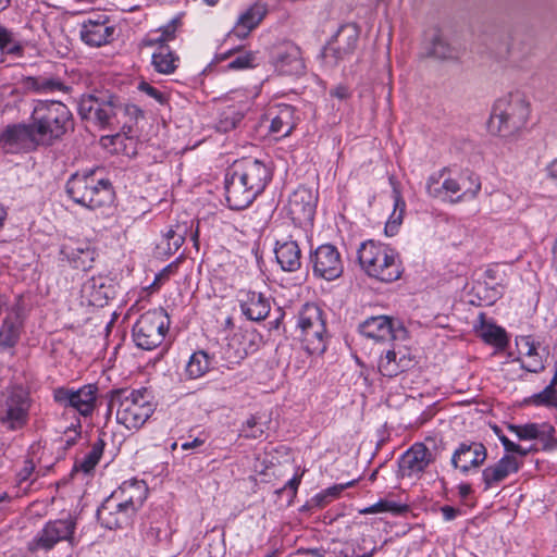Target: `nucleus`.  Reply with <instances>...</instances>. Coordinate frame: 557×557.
I'll list each match as a JSON object with an SVG mask.
<instances>
[{
    "instance_id": "obj_58",
    "label": "nucleus",
    "mask_w": 557,
    "mask_h": 557,
    "mask_svg": "<svg viewBox=\"0 0 557 557\" xmlns=\"http://www.w3.org/2000/svg\"><path fill=\"white\" fill-rule=\"evenodd\" d=\"M358 482V479L351 480L347 483L335 484L325 490L330 500L337 498L346 488L354 486Z\"/></svg>"
},
{
    "instance_id": "obj_38",
    "label": "nucleus",
    "mask_w": 557,
    "mask_h": 557,
    "mask_svg": "<svg viewBox=\"0 0 557 557\" xmlns=\"http://www.w3.org/2000/svg\"><path fill=\"white\" fill-rule=\"evenodd\" d=\"M26 41L17 33L0 24V54L13 59L25 55Z\"/></svg>"
},
{
    "instance_id": "obj_41",
    "label": "nucleus",
    "mask_w": 557,
    "mask_h": 557,
    "mask_svg": "<svg viewBox=\"0 0 557 557\" xmlns=\"http://www.w3.org/2000/svg\"><path fill=\"white\" fill-rule=\"evenodd\" d=\"M122 133H116L111 136H103L101 140L104 146H112L115 152H122L131 156L136 152V138L131 134L132 127L128 126L126 129H122Z\"/></svg>"
},
{
    "instance_id": "obj_19",
    "label": "nucleus",
    "mask_w": 557,
    "mask_h": 557,
    "mask_svg": "<svg viewBox=\"0 0 557 557\" xmlns=\"http://www.w3.org/2000/svg\"><path fill=\"white\" fill-rule=\"evenodd\" d=\"M435 458L423 443H414L398 459V475L420 478Z\"/></svg>"
},
{
    "instance_id": "obj_40",
    "label": "nucleus",
    "mask_w": 557,
    "mask_h": 557,
    "mask_svg": "<svg viewBox=\"0 0 557 557\" xmlns=\"http://www.w3.org/2000/svg\"><path fill=\"white\" fill-rule=\"evenodd\" d=\"M213 358L205 350L193 352L186 363L185 374L190 380L206 375L212 368Z\"/></svg>"
},
{
    "instance_id": "obj_36",
    "label": "nucleus",
    "mask_w": 557,
    "mask_h": 557,
    "mask_svg": "<svg viewBox=\"0 0 557 557\" xmlns=\"http://www.w3.org/2000/svg\"><path fill=\"white\" fill-rule=\"evenodd\" d=\"M248 108L247 102L226 106L219 113L215 129L225 134L240 127Z\"/></svg>"
},
{
    "instance_id": "obj_10",
    "label": "nucleus",
    "mask_w": 557,
    "mask_h": 557,
    "mask_svg": "<svg viewBox=\"0 0 557 557\" xmlns=\"http://www.w3.org/2000/svg\"><path fill=\"white\" fill-rule=\"evenodd\" d=\"M169 325L170 318L164 309L149 310L134 324L133 341L138 348L152 350L163 343Z\"/></svg>"
},
{
    "instance_id": "obj_32",
    "label": "nucleus",
    "mask_w": 557,
    "mask_h": 557,
    "mask_svg": "<svg viewBox=\"0 0 557 557\" xmlns=\"http://www.w3.org/2000/svg\"><path fill=\"white\" fill-rule=\"evenodd\" d=\"M360 333L375 342L394 339L393 321L386 315H376L367 319L359 325Z\"/></svg>"
},
{
    "instance_id": "obj_2",
    "label": "nucleus",
    "mask_w": 557,
    "mask_h": 557,
    "mask_svg": "<svg viewBox=\"0 0 557 557\" xmlns=\"http://www.w3.org/2000/svg\"><path fill=\"white\" fill-rule=\"evenodd\" d=\"M29 122L41 147L53 146L74 129L71 110L57 100H35Z\"/></svg>"
},
{
    "instance_id": "obj_53",
    "label": "nucleus",
    "mask_w": 557,
    "mask_h": 557,
    "mask_svg": "<svg viewBox=\"0 0 557 557\" xmlns=\"http://www.w3.org/2000/svg\"><path fill=\"white\" fill-rule=\"evenodd\" d=\"M242 434L246 438H260L264 434L263 424L258 420V418L251 416L243 424Z\"/></svg>"
},
{
    "instance_id": "obj_15",
    "label": "nucleus",
    "mask_w": 557,
    "mask_h": 557,
    "mask_svg": "<svg viewBox=\"0 0 557 557\" xmlns=\"http://www.w3.org/2000/svg\"><path fill=\"white\" fill-rule=\"evenodd\" d=\"M116 289L112 277L104 274L92 275L81 287V304L102 308L115 297Z\"/></svg>"
},
{
    "instance_id": "obj_13",
    "label": "nucleus",
    "mask_w": 557,
    "mask_h": 557,
    "mask_svg": "<svg viewBox=\"0 0 557 557\" xmlns=\"http://www.w3.org/2000/svg\"><path fill=\"white\" fill-rule=\"evenodd\" d=\"M359 39V29L355 24L342 25L321 52L323 62L336 66L346 57L354 53Z\"/></svg>"
},
{
    "instance_id": "obj_20",
    "label": "nucleus",
    "mask_w": 557,
    "mask_h": 557,
    "mask_svg": "<svg viewBox=\"0 0 557 557\" xmlns=\"http://www.w3.org/2000/svg\"><path fill=\"white\" fill-rule=\"evenodd\" d=\"M225 199L230 209L244 210L257 198L256 194L231 166L224 178Z\"/></svg>"
},
{
    "instance_id": "obj_28",
    "label": "nucleus",
    "mask_w": 557,
    "mask_h": 557,
    "mask_svg": "<svg viewBox=\"0 0 557 557\" xmlns=\"http://www.w3.org/2000/svg\"><path fill=\"white\" fill-rule=\"evenodd\" d=\"M296 110L290 104H276L265 113V119L270 121L269 132L276 139L284 138L292 134L296 127Z\"/></svg>"
},
{
    "instance_id": "obj_27",
    "label": "nucleus",
    "mask_w": 557,
    "mask_h": 557,
    "mask_svg": "<svg viewBox=\"0 0 557 557\" xmlns=\"http://www.w3.org/2000/svg\"><path fill=\"white\" fill-rule=\"evenodd\" d=\"M413 364L414 361L408 349L393 345L392 348L382 351L377 367L382 375L394 377L409 370Z\"/></svg>"
},
{
    "instance_id": "obj_46",
    "label": "nucleus",
    "mask_w": 557,
    "mask_h": 557,
    "mask_svg": "<svg viewBox=\"0 0 557 557\" xmlns=\"http://www.w3.org/2000/svg\"><path fill=\"white\" fill-rule=\"evenodd\" d=\"M523 404L557 409V391L545 387L540 393L524 398Z\"/></svg>"
},
{
    "instance_id": "obj_30",
    "label": "nucleus",
    "mask_w": 557,
    "mask_h": 557,
    "mask_svg": "<svg viewBox=\"0 0 557 557\" xmlns=\"http://www.w3.org/2000/svg\"><path fill=\"white\" fill-rule=\"evenodd\" d=\"M275 70L283 75H299L305 65L300 57V50L295 45H286L273 55Z\"/></svg>"
},
{
    "instance_id": "obj_39",
    "label": "nucleus",
    "mask_w": 557,
    "mask_h": 557,
    "mask_svg": "<svg viewBox=\"0 0 557 557\" xmlns=\"http://www.w3.org/2000/svg\"><path fill=\"white\" fill-rule=\"evenodd\" d=\"M423 54L437 60H450L457 58V50L440 32H435L423 47Z\"/></svg>"
},
{
    "instance_id": "obj_4",
    "label": "nucleus",
    "mask_w": 557,
    "mask_h": 557,
    "mask_svg": "<svg viewBox=\"0 0 557 557\" xmlns=\"http://www.w3.org/2000/svg\"><path fill=\"white\" fill-rule=\"evenodd\" d=\"M357 259L369 277L384 283L397 281L404 272L399 253L388 245L372 239L360 245Z\"/></svg>"
},
{
    "instance_id": "obj_33",
    "label": "nucleus",
    "mask_w": 557,
    "mask_h": 557,
    "mask_svg": "<svg viewBox=\"0 0 557 557\" xmlns=\"http://www.w3.org/2000/svg\"><path fill=\"white\" fill-rule=\"evenodd\" d=\"M26 89L36 94H70L72 86L53 75L28 76L24 79Z\"/></svg>"
},
{
    "instance_id": "obj_61",
    "label": "nucleus",
    "mask_w": 557,
    "mask_h": 557,
    "mask_svg": "<svg viewBox=\"0 0 557 557\" xmlns=\"http://www.w3.org/2000/svg\"><path fill=\"white\" fill-rule=\"evenodd\" d=\"M34 471V465L32 461H26L25 467L18 472V481L22 483L23 481L28 480Z\"/></svg>"
},
{
    "instance_id": "obj_1",
    "label": "nucleus",
    "mask_w": 557,
    "mask_h": 557,
    "mask_svg": "<svg viewBox=\"0 0 557 557\" xmlns=\"http://www.w3.org/2000/svg\"><path fill=\"white\" fill-rule=\"evenodd\" d=\"M77 112L83 121L99 129H113L120 125V115L127 119L123 122L122 129H126L128 123H136L144 117V111L138 106L125 102L121 96L109 89H95L82 95Z\"/></svg>"
},
{
    "instance_id": "obj_24",
    "label": "nucleus",
    "mask_w": 557,
    "mask_h": 557,
    "mask_svg": "<svg viewBox=\"0 0 557 557\" xmlns=\"http://www.w3.org/2000/svg\"><path fill=\"white\" fill-rule=\"evenodd\" d=\"M236 299L243 315L249 321H263L271 311L269 297L260 292L242 288L237 292Z\"/></svg>"
},
{
    "instance_id": "obj_64",
    "label": "nucleus",
    "mask_w": 557,
    "mask_h": 557,
    "mask_svg": "<svg viewBox=\"0 0 557 557\" xmlns=\"http://www.w3.org/2000/svg\"><path fill=\"white\" fill-rule=\"evenodd\" d=\"M330 502V498L325 492V490L319 494H317L313 498H312V503L315 505V506H319V507H323L324 505H326L327 503Z\"/></svg>"
},
{
    "instance_id": "obj_60",
    "label": "nucleus",
    "mask_w": 557,
    "mask_h": 557,
    "mask_svg": "<svg viewBox=\"0 0 557 557\" xmlns=\"http://www.w3.org/2000/svg\"><path fill=\"white\" fill-rule=\"evenodd\" d=\"M540 429H541V432H544L543 434V437H540L541 440H549L550 443H554V440L556 437H554L555 433H556V429L552 425V424H548V423H543L542 425H540Z\"/></svg>"
},
{
    "instance_id": "obj_23",
    "label": "nucleus",
    "mask_w": 557,
    "mask_h": 557,
    "mask_svg": "<svg viewBox=\"0 0 557 557\" xmlns=\"http://www.w3.org/2000/svg\"><path fill=\"white\" fill-rule=\"evenodd\" d=\"M114 33L115 27L110 23L109 16L104 14L85 20L79 32L81 39L90 47H100L111 42Z\"/></svg>"
},
{
    "instance_id": "obj_11",
    "label": "nucleus",
    "mask_w": 557,
    "mask_h": 557,
    "mask_svg": "<svg viewBox=\"0 0 557 557\" xmlns=\"http://www.w3.org/2000/svg\"><path fill=\"white\" fill-rule=\"evenodd\" d=\"M75 530L76 521L71 517L49 520L27 543V548L35 553L51 550L60 542H69L73 545Z\"/></svg>"
},
{
    "instance_id": "obj_57",
    "label": "nucleus",
    "mask_w": 557,
    "mask_h": 557,
    "mask_svg": "<svg viewBox=\"0 0 557 557\" xmlns=\"http://www.w3.org/2000/svg\"><path fill=\"white\" fill-rule=\"evenodd\" d=\"M302 478V473H295L294 476L286 482V484L277 491V494H281L283 492H288L290 495V498H294L296 496L298 486L300 485Z\"/></svg>"
},
{
    "instance_id": "obj_63",
    "label": "nucleus",
    "mask_w": 557,
    "mask_h": 557,
    "mask_svg": "<svg viewBox=\"0 0 557 557\" xmlns=\"http://www.w3.org/2000/svg\"><path fill=\"white\" fill-rule=\"evenodd\" d=\"M441 511L446 521L454 520L458 515V509L451 506H444L441 508Z\"/></svg>"
},
{
    "instance_id": "obj_42",
    "label": "nucleus",
    "mask_w": 557,
    "mask_h": 557,
    "mask_svg": "<svg viewBox=\"0 0 557 557\" xmlns=\"http://www.w3.org/2000/svg\"><path fill=\"white\" fill-rule=\"evenodd\" d=\"M104 447L106 441L100 434L98 438L91 444L90 450L83 458L75 461L73 470L90 473L98 465L103 454Z\"/></svg>"
},
{
    "instance_id": "obj_52",
    "label": "nucleus",
    "mask_w": 557,
    "mask_h": 557,
    "mask_svg": "<svg viewBox=\"0 0 557 557\" xmlns=\"http://www.w3.org/2000/svg\"><path fill=\"white\" fill-rule=\"evenodd\" d=\"M242 338L248 343L243 348L237 349L236 355L238 358L246 357L249 352H253L257 349L258 342L261 341V335L256 330L245 331L242 333Z\"/></svg>"
},
{
    "instance_id": "obj_45",
    "label": "nucleus",
    "mask_w": 557,
    "mask_h": 557,
    "mask_svg": "<svg viewBox=\"0 0 557 557\" xmlns=\"http://www.w3.org/2000/svg\"><path fill=\"white\" fill-rule=\"evenodd\" d=\"M408 511V506L388 499H380L377 503L360 510L362 515L379 512H392L393 515H403Z\"/></svg>"
},
{
    "instance_id": "obj_56",
    "label": "nucleus",
    "mask_w": 557,
    "mask_h": 557,
    "mask_svg": "<svg viewBox=\"0 0 557 557\" xmlns=\"http://www.w3.org/2000/svg\"><path fill=\"white\" fill-rule=\"evenodd\" d=\"M530 362H524L522 359L517 358L516 361L520 362L521 369L531 372V373H540L544 371L545 366L543 362L542 356L539 354L536 357H530Z\"/></svg>"
},
{
    "instance_id": "obj_59",
    "label": "nucleus",
    "mask_w": 557,
    "mask_h": 557,
    "mask_svg": "<svg viewBox=\"0 0 557 557\" xmlns=\"http://www.w3.org/2000/svg\"><path fill=\"white\" fill-rule=\"evenodd\" d=\"M331 96L336 97L339 100H345L350 96V91L348 87L344 85H338L331 90Z\"/></svg>"
},
{
    "instance_id": "obj_12",
    "label": "nucleus",
    "mask_w": 557,
    "mask_h": 557,
    "mask_svg": "<svg viewBox=\"0 0 557 557\" xmlns=\"http://www.w3.org/2000/svg\"><path fill=\"white\" fill-rule=\"evenodd\" d=\"M98 395L97 384H85L77 389L59 386L52 392L54 403L63 408H72L85 418L92 416Z\"/></svg>"
},
{
    "instance_id": "obj_34",
    "label": "nucleus",
    "mask_w": 557,
    "mask_h": 557,
    "mask_svg": "<svg viewBox=\"0 0 557 557\" xmlns=\"http://www.w3.org/2000/svg\"><path fill=\"white\" fill-rule=\"evenodd\" d=\"M274 253L283 271L295 272L301 267V250L295 240L276 242Z\"/></svg>"
},
{
    "instance_id": "obj_7",
    "label": "nucleus",
    "mask_w": 557,
    "mask_h": 557,
    "mask_svg": "<svg viewBox=\"0 0 557 557\" xmlns=\"http://www.w3.org/2000/svg\"><path fill=\"white\" fill-rule=\"evenodd\" d=\"M447 168L431 174L425 184L426 194L436 199L458 203L474 199L481 190L480 177L469 171H462L457 178L445 177Z\"/></svg>"
},
{
    "instance_id": "obj_21",
    "label": "nucleus",
    "mask_w": 557,
    "mask_h": 557,
    "mask_svg": "<svg viewBox=\"0 0 557 557\" xmlns=\"http://www.w3.org/2000/svg\"><path fill=\"white\" fill-rule=\"evenodd\" d=\"M487 458L486 447L479 442H462L455 449L450 463L463 475H468L473 469L480 468Z\"/></svg>"
},
{
    "instance_id": "obj_3",
    "label": "nucleus",
    "mask_w": 557,
    "mask_h": 557,
    "mask_svg": "<svg viewBox=\"0 0 557 557\" xmlns=\"http://www.w3.org/2000/svg\"><path fill=\"white\" fill-rule=\"evenodd\" d=\"M114 408H116L117 423L128 430H138L154 412L156 405L146 388H116L108 394V417L112 414Z\"/></svg>"
},
{
    "instance_id": "obj_37",
    "label": "nucleus",
    "mask_w": 557,
    "mask_h": 557,
    "mask_svg": "<svg viewBox=\"0 0 557 557\" xmlns=\"http://www.w3.org/2000/svg\"><path fill=\"white\" fill-rule=\"evenodd\" d=\"M181 26L182 16L176 15L166 25L150 32L143 40V45L145 47H157V49L169 47L168 42L175 39L176 32Z\"/></svg>"
},
{
    "instance_id": "obj_6",
    "label": "nucleus",
    "mask_w": 557,
    "mask_h": 557,
    "mask_svg": "<svg viewBox=\"0 0 557 557\" xmlns=\"http://www.w3.org/2000/svg\"><path fill=\"white\" fill-rule=\"evenodd\" d=\"M65 191L75 203L91 210L110 206L115 198L110 180L98 177L94 170L72 174Z\"/></svg>"
},
{
    "instance_id": "obj_14",
    "label": "nucleus",
    "mask_w": 557,
    "mask_h": 557,
    "mask_svg": "<svg viewBox=\"0 0 557 557\" xmlns=\"http://www.w3.org/2000/svg\"><path fill=\"white\" fill-rule=\"evenodd\" d=\"M313 274L333 281L343 274L344 265L337 248L331 244L320 245L311 255Z\"/></svg>"
},
{
    "instance_id": "obj_17",
    "label": "nucleus",
    "mask_w": 557,
    "mask_h": 557,
    "mask_svg": "<svg viewBox=\"0 0 557 557\" xmlns=\"http://www.w3.org/2000/svg\"><path fill=\"white\" fill-rule=\"evenodd\" d=\"M317 201L310 188L299 186L289 195L285 210L295 224H308L314 219Z\"/></svg>"
},
{
    "instance_id": "obj_16",
    "label": "nucleus",
    "mask_w": 557,
    "mask_h": 557,
    "mask_svg": "<svg viewBox=\"0 0 557 557\" xmlns=\"http://www.w3.org/2000/svg\"><path fill=\"white\" fill-rule=\"evenodd\" d=\"M232 166L235 173L239 174L257 197L265 189L267 185L272 180V169L270 164L259 159L244 158L235 161Z\"/></svg>"
},
{
    "instance_id": "obj_44",
    "label": "nucleus",
    "mask_w": 557,
    "mask_h": 557,
    "mask_svg": "<svg viewBox=\"0 0 557 557\" xmlns=\"http://www.w3.org/2000/svg\"><path fill=\"white\" fill-rule=\"evenodd\" d=\"M180 58L169 47L157 49L152 54V65L158 73L172 74L178 66Z\"/></svg>"
},
{
    "instance_id": "obj_51",
    "label": "nucleus",
    "mask_w": 557,
    "mask_h": 557,
    "mask_svg": "<svg viewBox=\"0 0 557 557\" xmlns=\"http://www.w3.org/2000/svg\"><path fill=\"white\" fill-rule=\"evenodd\" d=\"M516 345L520 355L527 357H536L539 355L540 342H536L531 335H520L516 337Z\"/></svg>"
},
{
    "instance_id": "obj_50",
    "label": "nucleus",
    "mask_w": 557,
    "mask_h": 557,
    "mask_svg": "<svg viewBox=\"0 0 557 557\" xmlns=\"http://www.w3.org/2000/svg\"><path fill=\"white\" fill-rule=\"evenodd\" d=\"M258 65V58L255 52L244 51L234 55L232 61L227 64V69L230 70H246L252 69Z\"/></svg>"
},
{
    "instance_id": "obj_5",
    "label": "nucleus",
    "mask_w": 557,
    "mask_h": 557,
    "mask_svg": "<svg viewBox=\"0 0 557 557\" xmlns=\"http://www.w3.org/2000/svg\"><path fill=\"white\" fill-rule=\"evenodd\" d=\"M530 114L529 102L521 92H510L497 99L487 123L493 135L513 138L527 124Z\"/></svg>"
},
{
    "instance_id": "obj_49",
    "label": "nucleus",
    "mask_w": 557,
    "mask_h": 557,
    "mask_svg": "<svg viewBox=\"0 0 557 557\" xmlns=\"http://www.w3.org/2000/svg\"><path fill=\"white\" fill-rule=\"evenodd\" d=\"M184 230L180 225L176 228H170L164 235V242L166 247L164 248V253L168 256L174 255L184 244Z\"/></svg>"
},
{
    "instance_id": "obj_47",
    "label": "nucleus",
    "mask_w": 557,
    "mask_h": 557,
    "mask_svg": "<svg viewBox=\"0 0 557 557\" xmlns=\"http://www.w3.org/2000/svg\"><path fill=\"white\" fill-rule=\"evenodd\" d=\"M406 203L400 196H396L394 211L392 212L385 225V233L389 236L395 235L403 222Z\"/></svg>"
},
{
    "instance_id": "obj_9",
    "label": "nucleus",
    "mask_w": 557,
    "mask_h": 557,
    "mask_svg": "<svg viewBox=\"0 0 557 557\" xmlns=\"http://www.w3.org/2000/svg\"><path fill=\"white\" fill-rule=\"evenodd\" d=\"M32 406L28 388L20 384L9 386L0 401V424L8 432L24 430L29 422Z\"/></svg>"
},
{
    "instance_id": "obj_8",
    "label": "nucleus",
    "mask_w": 557,
    "mask_h": 557,
    "mask_svg": "<svg viewBox=\"0 0 557 557\" xmlns=\"http://www.w3.org/2000/svg\"><path fill=\"white\" fill-rule=\"evenodd\" d=\"M297 331L305 349L310 355H322L329 343L323 310L314 304H306L297 315Z\"/></svg>"
},
{
    "instance_id": "obj_48",
    "label": "nucleus",
    "mask_w": 557,
    "mask_h": 557,
    "mask_svg": "<svg viewBox=\"0 0 557 557\" xmlns=\"http://www.w3.org/2000/svg\"><path fill=\"white\" fill-rule=\"evenodd\" d=\"M508 430L517 435L520 441L537 440L543 437L537 423H527L523 425L509 424Z\"/></svg>"
},
{
    "instance_id": "obj_55",
    "label": "nucleus",
    "mask_w": 557,
    "mask_h": 557,
    "mask_svg": "<svg viewBox=\"0 0 557 557\" xmlns=\"http://www.w3.org/2000/svg\"><path fill=\"white\" fill-rule=\"evenodd\" d=\"M371 542L374 544V541L362 536L360 540H357L356 547L352 550V557H372L376 552V546L373 545L371 549L367 550V543Z\"/></svg>"
},
{
    "instance_id": "obj_35",
    "label": "nucleus",
    "mask_w": 557,
    "mask_h": 557,
    "mask_svg": "<svg viewBox=\"0 0 557 557\" xmlns=\"http://www.w3.org/2000/svg\"><path fill=\"white\" fill-rule=\"evenodd\" d=\"M24 321L20 313L8 314L0 326V351L14 348L21 337Z\"/></svg>"
},
{
    "instance_id": "obj_22",
    "label": "nucleus",
    "mask_w": 557,
    "mask_h": 557,
    "mask_svg": "<svg viewBox=\"0 0 557 557\" xmlns=\"http://www.w3.org/2000/svg\"><path fill=\"white\" fill-rule=\"evenodd\" d=\"M136 512L109 496L97 510V519L109 530L125 529L132 525Z\"/></svg>"
},
{
    "instance_id": "obj_25",
    "label": "nucleus",
    "mask_w": 557,
    "mask_h": 557,
    "mask_svg": "<svg viewBox=\"0 0 557 557\" xmlns=\"http://www.w3.org/2000/svg\"><path fill=\"white\" fill-rule=\"evenodd\" d=\"M0 141L10 151L15 149L32 150L40 147L29 121L27 123L9 125L0 135Z\"/></svg>"
},
{
    "instance_id": "obj_18",
    "label": "nucleus",
    "mask_w": 557,
    "mask_h": 557,
    "mask_svg": "<svg viewBox=\"0 0 557 557\" xmlns=\"http://www.w3.org/2000/svg\"><path fill=\"white\" fill-rule=\"evenodd\" d=\"M97 252L88 242L67 239L61 244L59 260L66 262L73 269L88 271L92 268Z\"/></svg>"
},
{
    "instance_id": "obj_26",
    "label": "nucleus",
    "mask_w": 557,
    "mask_h": 557,
    "mask_svg": "<svg viewBox=\"0 0 557 557\" xmlns=\"http://www.w3.org/2000/svg\"><path fill=\"white\" fill-rule=\"evenodd\" d=\"M522 467V461L510 454H505L497 462L487 466L482 471L484 491L498 486L509 475L517 473Z\"/></svg>"
},
{
    "instance_id": "obj_29",
    "label": "nucleus",
    "mask_w": 557,
    "mask_h": 557,
    "mask_svg": "<svg viewBox=\"0 0 557 557\" xmlns=\"http://www.w3.org/2000/svg\"><path fill=\"white\" fill-rule=\"evenodd\" d=\"M147 495L148 487L145 481L131 480L123 482L110 496L137 513L143 507Z\"/></svg>"
},
{
    "instance_id": "obj_54",
    "label": "nucleus",
    "mask_w": 557,
    "mask_h": 557,
    "mask_svg": "<svg viewBox=\"0 0 557 557\" xmlns=\"http://www.w3.org/2000/svg\"><path fill=\"white\" fill-rule=\"evenodd\" d=\"M138 90L154 99L159 104L164 106L169 102V96L149 83L141 81L138 84Z\"/></svg>"
},
{
    "instance_id": "obj_43",
    "label": "nucleus",
    "mask_w": 557,
    "mask_h": 557,
    "mask_svg": "<svg viewBox=\"0 0 557 557\" xmlns=\"http://www.w3.org/2000/svg\"><path fill=\"white\" fill-rule=\"evenodd\" d=\"M479 332L480 337L484 343L492 345L497 349L503 350L508 346L509 338L505 329L502 326L483 321Z\"/></svg>"
},
{
    "instance_id": "obj_62",
    "label": "nucleus",
    "mask_w": 557,
    "mask_h": 557,
    "mask_svg": "<svg viewBox=\"0 0 557 557\" xmlns=\"http://www.w3.org/2000/svg\"><path fill=\"white\" fill-rule=\"evenodd\" d=\"M205 444V440L200 437H195L193 441L184 442L181 447L184 450L194 449L202 446Z\"/></svg>"
},
{
    "instance_id": "obj_31",
    "label": "nucleus",
    "mask_w": 557,
    "mask_h": 557,
    "mask_svg": "<svg viewBox=\"0 0 557 557\" xmlns=\"http://www.w3.org/2000/svg\"><path fill=\"white\" fill-rule=\"evenodd\" d=\"M267 5L260 2L253 3L243 14L239 15L236 25L228 33V37L245 39L250 32L256 28L267 15Z\"/></svg>"
}]
</instances>
